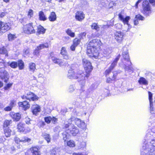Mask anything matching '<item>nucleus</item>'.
Returning <instances> with one entry per match:
<instances>
[{
  "mask_svg": "<svg viewBox=\"0 0 155 155\" xmlns=\"http://www.w3.org/2000/svg\"><path fill=\"white\" fill-rule=\"evenodd\" d=\"M12 83H10L6 85L4 87V89L5 90H7L10 88L12 85Z\"/></svg>",
  "mask_w": 155,
  "mask_h": 155,
  "instance_id": "obj_55",
  "label": "nucleus"
},
{
  "mask_svg": "<svg viewBox=\"0 0 155 155\" xmlns=\"http://www.w3.org/2000/svg\"><path fill=\"white\" fill-rule=\"evenodd\" d=\"M39 19L40 20L45 21L47 20V18L43 12L40 11L39 13Z\"/></svg>",
  "mask_w": 155,
  "mask_h": 155,
  "instance_id": "obj_29",
  "label": "nucleus"
},
{
  "mask_svg": "<svg viewBox=\"0 0 155 155\" xmlns=\"http://www.w3.org/2000/svg\"><path fill=\"white\" fill-rule=\"evenodd\" d=\"M122 56L123 59H121V63L119 64V65L120 66L122 63V67L126 71L129 72L133 71L134 69L132 66V64L129 58L128 50L125 47L123 48Z\"/></svg>",
  "mask_w": 155,
  "mask_h": 155,
  "instance_id": "obj_2",
  "label": "nucleus"
},
{
  "mask_svg": "<svg viewBox=\"0 0 155 155\" xmlns=\"http://www.w3.org/2000/svg\"><path fill=\"white\" fill-rule=\"evenodd\" d=\"M5 134L6 137H8L10 135L11 130L8 128H4Z\"/></svg>",
  "mask_w": 155,
  "mask_h": 155,
  "instance_id": "obj_37",
  "label": "nucleus"
},
{
  "mask_svg": "<svg viewBox=\"0 0 155 155\" xmlns=\"http://www.w3.org/2000/svg\"><path fill=\"white\" fill-rule=\"evenodd\" d=\"M113 76L112 78H107L106 82L108 83H111L112 81L115 80L116 78V74L115 73H113Z\"/></svg>",
  "mask_w": 155,
  "mask_h": 155,
  "instance_id": "obj_35",
  "label": "nucleus"
},
{
  "mask_svg": "<svg viewBox=\"0 0 155 155\" xmlns=\"http://www.w3.org/2000/svg\"><path fill=\"white\" fill-rule=\"evenodd\" d=\"M45 31V29L41 25L39 26L37 28V35H39L41 34H44Z\"/></svg>",
  "mask_w": 155,
  "mask_h": 155,
  "instance_id": "obj_26",
  "label": "nucleus"
},
{
  "mask_svg": "<svg viewBox=\"0 0 155 155\" xmlns=\"http://www.w3.org/2000/svg\"><path fill=\"white\" fill-rule=\"evenodd\" d=\"M37 47H38V49L40 50L42 49L48 48V43H45L40 44Z\"/></svg>",
  "mask_w": 155,
  "mask_h": 155,
  "instance_id": "obj_32",
  "label": "nucleus"
},
{
  "mask_svg": "<svg viewBox=\"0 0 155 155\" xmlns=\"http://www.w3.org/2000/svg\"><path fill=\"white\" fill-rule=\"evenodd\" d=\"M60 53L62 56L67 54V51L66 50V48L65 47H62Z\"/></svg>",
  "mask_w": 155,
  "mask_h": 155,
  "instance_id": "obj_49",
  "label": "nucleus"
},
{
  "mask_svg": "<svg viewBox=\"0 0 155 155\" xmlns=\"http://www.w3.org/2000/svg\"><path fill=\"white\" fill-rule=\"evenodd\" d=\"M50 56L53 63L58 64L60 66L64 65V61L61 59L57 58L54 56L53 52H51L50 54Z\"/></svg>",
  "mask_w": 155,
  "mask_h": 155,
  "instance_id": "obj_15",
  "label": "nucleus"
},
{
  "mask_svg": "<svg viewBox=\"0 0 155 155\" xmlns=\"http://www.w3.org/2000/svg\"><path fill=\"white\" fill-rule=\"evenodd\" d=\"M135 18L142 21L144 20L145 19L144 17L140 14H138L136 15Z\"/></svg>",
  "mask_w": 155,
  "mask_h": 155,
  "instance_id": "obj_46",
  "label": "nucleus"
},
{
  "mask_svg": "<svg viewBox=\"0 0 155 155\" xmlns=\"http://www.w3.org/2000/svg\"><path fill=\"white\" fill-rule=\"evenodd\" d=\"M48 19L51 21H54L56 20L57 17L55 13L54 12H51L48 17Z\"/></svg>",
  "mask_w": 155,
  "mask_h": 155,
  "instance_id": "obj_28",
  "label": "nucleus"
},
{
  "mask_svg": "<svg viewBox=\"0 0 155 155\" xmlns=\"http://www.w3.org/2000/svg\"><path fill=\"white\" fill-rule=\"evenodd\" d=\"M149 99L150 103V110L151 114H154L155 113V108L154 109L153 107L152 104V94L150 92H148Z\"/></svg>",
  "mask_w": 155,
  "mask_h": 155,
  "instance_id": "obj_18",
  "label": "nucleus"
},
{
  "mask_svg": "<svg viewBox=\"0 0 155 155\" xmlns=\"http://www.w3.org/2000/svg\"><path fill=\"white\" fill-rule=\"evenodd\" d=\"M51 121L54 124H55L56 122H57L58 120L57 119L54 117H51Z\"/></svg>",
  "mask_w": 155,
  "mask_h": 155,
  "instance_id": "obj_57",
  "label": "nucleus"
},
{
  "mask_svg": "<svg viewBox=\"0 0 155 155\" xmlns=\"http://www.w3.org/2000/svg\"><path fill=\"white\" fill-rule=\"evenodd\" d=\"M19 107H23L24 110L28 109L30 107V105L27 101H24L22 102H19L18 103Z\"/></svg>",
  "mask_w": 155,
  "mask_h": 155,
  "instance_id": "obj_21",
  "label": "nucleus"
},
{
  "mask_svg": "<svg viewBox=\"0 0 155 155\" xmlns=\"http://www.w3.org/2000/svg\"><path fill=\"white\" fill-rule=\"evenodd\" d=\"M35 26L33 27L32 23L27 24L24 26L23 30L25 33L29 34L34 33L35 32Z\"/></svg>",
  "mask_w": 155,
  "mask_h": 155,
  "instance_id": "obj_11",
  "label": "nucleus"
},
{
  "mask_svg": "<svg viewBox=\"0 0 155 155\" xmlns=\"http://www.w3.org/2000/svg\"><path fill=\"white\" fill-rule=\"evenodd\" d=\"M151 146L148 144L143 145L141 150V155L144 153V155H155V139L151 140Z\"/></svg>",
  "mask_w": 155,
  "mask_h": 155,
  "instance_id": "obj_3",
  "label": "nucleus"
},
{
  "mask_svg": "<svg viewBox=\"0 0 155 155\" xmlns=\"http://www.w3.org/2000/svg\"><path fill=\"white\" fill-rule=\"evenodd\" d=\"M138 82L140 84H142L144 85H147L148 84L147 81L143 77H141L140 78L138 81Z\"/></svg>",
  "mask_w": 155,
  "mask_h": 155,
  "instance_id": "obj_31",
  "label": "nucleus"
},
{
  "mask_svg": "<svg viewBox=\"0 0 155 155\" xmlns=\"http://www.w3.org/2000/svg\"><path fill=\"white\" fill-rule=\"evenodd\" d=\"M31 110L33 114L37 115L41 111L40 106L37 104L34 105L31 107Z\"/></svg>",
  "mask_w": 155,
  "mask_h": 155,
  "instance_id": "obj_22",
  "label": "nucleus"
},
{
  "mask_svg": "<svg viewBox=\"0 0 155 155\" xmlns=\"http://www.w3.org/2000/svg\"><path fill=\"white\" fill-rule=\"evenodd\" d=\"M74 65H72L70 67V69L68 71L67 76L70 79H77L78 81L80 83L82 82L83 80H85V74L83 73L79 74L75 73V71L74 69Z\"/></svg>",
  "mask_w": 155,
  "mask_h": 155,
  "instance_id": "obj_4",
  "label": "nucleus"
},
{
  "mask_svg": "<svg viewBox=\"0 0 155 155\" xmlns=\"http://www.w3.org/2000/svg\"><path fill=\"white\" fill-rule=\"evenodd\" d=\"M120 55L119 54L118 56H117L116 58L114 60L113 62L111 64L110 66L109 67L112 70L116 66L117 64V61L119 59Z\"/></svg>",
  "mask_w": 155,
  "mask_h": 155,
  "instance_id": "obj_24",
  "label": "nucleus"
},
{
  "mask_svg": "<svg viewBox=\"0 0 155 155\" xmlns=\"http://www.w3.org/2000/svg\"><path fill=\"white\" fill-rule=\"evenodd\" d=\"M80 40L79 39L75 38L73 40V44L77 46L80 44Z\"/></svg>",
  "mask_w": 155,
  "mask_h": 155,
  "instance_id": "obj_45",
  "label": "nucleus"
},
{
  "mask_svg": "<svg viewBox=\"0 0 155 155\" xmlns=\"http://www.w3.org/2000/svg\"><path fill=\"white\" fill-rule=\"evenodd\" d=\"M21 98L23 99H27L30 101H35L38 100V97L34 93L31 92H28L25 93V94L21 96Z\"/></svg>",
  "mask_w": 155,
  "mask_h": 155,
  "instance_id": "obj_10",
  "label": "nucleus"
},
{
  "mask_svg": "<svg viewBox=\"0 0 155 155\" xmlns=\"http://www.w3.org/2000/svg\"><path fill=\"white\" fill-rule=\"evenodd\" d=\"M12 108L11 107L9 106L5 108L4 110L5 111H10L12 110Z\"/></svg>",
  "mask_w": 155,
  "mask_h": 155,
  "instance_id": "obj_60",
  "label": "nucleus"
},
{
  "mask_svg": "<svg viewBox=\"0 0 155 155\" xmlns=\"http://www.w3.org/2000/svg\"><path fill=\"white\" fill-rule=\"evenodd\" d=\"M102 43L99 39H93L91 41L87 46V53L90 57L96 58L97 57V48L101 45Z\"/></svg>",
  "mask_w": 155,
  "mask_h": 155,
  "instance_id": "obj_1",
  "label": "nucleus"
},
{
  "mask_svg": "<svg viewBox=\"0 0 155 155\" xmlns=\"http://www.w3.org/2000/svg\"><path fill=\"white\" fill-rule=\"evenodd\" d=\"M112 69L109 68L106 70L104 73V74L105 76L107 77L108 75L111 73V71L112 70Z\"/></svg>",
  "mask_w": 155,
  "mask_h": 155,
  "instance_id": "obj_43",
  "label": "nucleus"
},
{
  "mask_svg": "<svg viewBox=\"0 0 155 155\" xmlns=\"http://www.w3.org/2000/svg\"><path fill=\"white\" fill-rule=\"evenodd\" d=\"M33 11L31 9H30L29 10V11L28 13V16L29 18H31V17L33 16Z\"/></svg>",
  "mask_w": 155,
  "mask_h": 155,
  "instance_id": "obj_50",
  "label": "nucleus"
},
{
  "mask_svg": "<svg viewBox=\"0 0 155 155\" xmlns=\"http://www.w3.org/2000/svg\"><path fill=\"white\" fill-rule=\"evenodd\" d=\"M51 117H46L44 118V120L45 122L47 124H50L51 121Z\"/></svg>",
  "mask_w": 155,
  "mask_h": 155,
  "instance_id": "obj_47",
  "label": "nucleus"
},
{
  "mask_svg": "<svg viewBox=\"0 0 155 155\" xmlns=\"http://www.w3.org/2000/svg\"><path fill=\"white\" fill-rule=\"evenodd\" d=\"M29 69L30 71L34 72L36 69L35 64L33 63H30L29 64Z\"/></svg>",
  "mask_w": 155,
  "mask_h": 155,
  "instance_id": "obj_33",
  "label": "nucleus"
},
{
  "mask_svg": "<svg viewBox=\"0 0 155 155\" xmlns=\"http://www.w3.org/2000/svg\"><path fill=\"white\" fill-rule=\"evenodd\" d=\"M42 136L46 140L48 143L50 142L51 138L49 134L46 133H43L42 134Z\"/></svg>",
  "mask_w": 155,
  "mask_h": 155,
  "instance_id": "obj_27",
  "label": "nucleus"
},
{
  "mask_svg": "<svg viewBox=\"0 0 155 155\" xmlns=\"http://www.w3.org/2000/svg\"><path fill=\"white\" fill-rule=\"evenodd\" d=\"M68 122L71 123L74 122L78 127L83 129L86 127V125L84 122L78 118L72 117L68 120Z\"/></svg>",
  "mask_w": 155,
  "mask_h": 155,
  "instance_id": "obj_9",
  "label": "nucleus"
},
{
  "mask_svg": "<svg viewBox=\"0 0 155 155\" xmlns=\"http://www.w3.org/2000/svg\"><path fill=\"white\" fill-rule=\"evenodd\" d=\"M10 115L14 120L15 121H18L21 118V114L19 113H11Z\"/></svg>",
  "mask_w": 155,
  "mask_h": 155,
  "instance_id": "obj_23",
  "label": "nucleus"
},
{
  "mask_svg": "<svg viewBox=\"0 0 155 155\" xmlns=\"http://www.w3.org/2000/svg\"><path fill=\"white\" fill-rule=\"evenodd\" d=\"M87 63L86 66H84L86 71L85 77L87 78L90 75V73L92 70L91 64L90 61H87Z\"/></svg>",
  "mask_w": 155,
  "mask_h": 155,
  "instance_id": "obj_16",
  "label": "nucleus"
},
{
  "mask_svg": "<svg viewBox=\"0 0 155 155\" xmlns=\"http://www.w3.org/2000/svg\"><path fill=\"white\" fill-rule=\"evenodd\" d=\"M123 36L124 34L123 32L120 31H117L114 34L115 39L117 42H120L123 39Z\"/></svg>",
  "mask_w": 155,
  "mask_h": 155,
  "instance_id": "obj_20",
  "label": "nucleus"
},
{
  "mask_svg": "<svg viewBox=\"0 0 155 155\" xmlns=\"http://www.w3.org/2000/svg\"><path fill=\"white\" fill-rule=\"evenodd\" d=\"M0 54H5V57L8 56V51L4 47L0 48Z\"/></svg>",
  "mask_w": 155,
  "mask_h": 155,
  "instance_id": "obj_34",
  "label": "nucleus"
},
{
  "mask_svg": "<svg viewBox=\"0 0 155 155\" xmlns=\"http://www.w3.org/2000/svg\"><path fill=\"white\" fill-rule=\"evenodd\" d=\"M32 155H40L41 153L36 147H33L30 149Z\"/></svg>",
  "mask_w": 155,
  "mask_h": 155,
  "instance_id": "obj_25",
  "label": "nucleus"
},
{
  "mask_svg": "<svg viewBox=\"0 0 155 155\" xmlns=\"http://www.w3.org/2000/svg\"><path fill=\"white\" fill-rule=\"evenodd\" d=\"M15 103L16 102L14 100H11L9 106L11 107L12 108V107L15 106Z\"/></svg>",
  "mask_w": 155,
  "mask_h": 155,
  "instance_id": "obj_53",
  "label": "nucleus"
},
{
  "mask_svg": "<svg viewBox=\"0 0 155 155\" xmlns=\"http://www.w3.org/2000/svg\"><path fill=\"white\" fill-rule=\"evenodd\" d=\"M74 90V86L73 85H71L69 86V88H68V91L69 92L72 93Z\"/></svg>",
  "mask_w": 155,
  "mask_h": 155,
  "instance_id": "obj_51",
  "label": "nucleus"
},
{
  "mask_svg": "<svg viewBox=\"0 0 155 155\" xmlns=\"http://www.w3.org/2000/svg\"><path fill=\"white\" fill-rule=\"evenodd\" d=\"M92 29L94 30L97 31H98L100 30V27L98 24L96 23H92L91 25Z\"/></svg>",
  "mask_w": 155,
  "mask_h": 155,
  "instance_id": "obj_30",
  "label": "nucleus"
},
{
  "mask_svg": "<svg viewBox=\"0 0 155 155\" xmlns=\"http://www.w3.org/2000/svg\"><path fill=\"white\" fill-rule=\"evenodd\" d=\"M12 123V121L11 120H6L4 123V128H8V126H9Z\"/></svg>",
  "mask_w": 155,
  "mask_h": 155,
  "instance_id": "obj_42",
  "label": "nucleus"
},
{
  "mask_svg": "<svg viewBox=\"0 0 155 155\" xmlns=\"http://www.w3.org/2000/svg\"><path fill=\"white\" fill-rule=\"evenodd\" d=\"M31 120H30V118L28 117H26L25 118V121L26 123L28 124H31Z\"/></svg>",
  "mask_w": 155,
  "mask_h": 155,
  "instance_id": "obj_56",
  "label": "nucleus"
},
{
  "mask_svg": "<svg viewBox=\"0 0 155 155\" xmlns=\"http://www.w3.org/2000/svg\"><path fill=\"white\" fill-rule=\"evenodd\" d=\"M111 53V51L109 50L108 48H107L104 50L103 51L100 52V53L98 52L97 56L100 58H103V57H107L108 58L110 57V54Z\"/></svg>",
  "mask_w": 155,
  "mask_h": 155,
  "instance_id": "obj_17",
  "label": "nucleus"
},
{
  "mask_svg": "<svg viewBox=\"0 0 155 155\" xmlns=\"http://www.w3.org/2000/svg\"><path fill=\"white\" fill-rule=\"evenodd\" d=\"M64 127L67 129L66 131L68 134H71L73 136H76L78 133L79 130L78 128L74 126L73 124L68 122V124H66L64 125Z\"/></svg>",
  "mask_w": 155,
  "mask_h": 155,
  "instance_id": "obj_6",
  "label": "nucleus"
},
{
  "mask_svg": "<svg viewBox=\"0 0 155 155\" xmlns=\"http://www.w3.org/2000/svg\"><path fill=\"white\" fill-rule=\"evenodd\" d=\"M67 144L68 146L71 147H74L75 146L74 141L72 140H70L68 141L67 143Z\"/></svg>",
  "mask_w": 155,
  "mask_h": 155,
  "instance_id": "obj_40",
  "label": "nucleus"
},
{
  "mask_svg": "<svg viewBox=\"0 0 155 155\" xmlns=\"http://www.w3.org/2000/svg\"><path fill=\"white\" fill-rule=\"evenodd\" d=\"M40 50H39L38 49V47H37L36 49L34 51L33 54L35 55H38L39 54Z\"/></svg>",
  "mask_w": 155,
  "mask_h": 155,
  "instance_id": "obj_54",
  "label": "nucleus"
},
{
  "mask_svg": "<svg viewBox=\"0 0 155 155\" xmlns=\"http://www.w3.org/2000/svg\"><path fill=\"white\" fill-rule=\"evenodd\" d=\"M9 66L12 68H16L18 66V63L17 62H12L10 63Z\"/></svg>",
  "mask_w": 155,
  "mask_h": 155,
  "instance_id": "obj_44",
  "label": "nucleus"
},
{
  "mask_svg": "<svg viewBox=\"0 0 155 155\" xmlns=\"http://www.w3.org/2000/svg\"><path fill=\"white\" fill-rule=\"evenodd\" d=\"M87 61H89L86 58H83L82 60V63L83 66H86V64L87 63Z\"/></svg>",
  "mask_w": 155,
  "mask_h": 155,
  "instance_id": "obj_58",
  "label": "nucleus"
},
{
  "mask_svg": "<svg viewBox=\"0 0 155 155\" xmlns=\"http://www.w3.org/2000/svg\"><path fill=\"white\" fill-rule=\"evenodd\" d=\"M17 128L19 132L23 131L24 130V124L22 123H20L18 125Z\"/></svg>",
  "mask_w": 155,
  "mask_h": 155,
  "instance_id": "obj_36",
  "label": "nucleus"
},
{
  "mask_svg": "<svg viewBox=\"0 0 155 155\" xmlns=\"http://www.w3.org/2000/svg\"><path fill=\"white\" fill-rule=\"evenodd\" d=\"M85 84V80H83L82 82L80 83L81 88L80 90V94L79 98L81 99V101H84L85 98L88 97V92H89L90 91L89 89H88L87 91H85L84 90Z\"/></svg>",
  "mask_w": 155,
  "mask_h": 155,
  "instance_id": "obj_7",
  "label": "nucleus"
},
{
  "mask_svg": "<svg viewBox=\"0 0 155 155\" xmlns=\"http://www.w3.org/2000/svg\"><path fill=\"white\" fill-rule=\"evenodd\" d=\"M152 128L147 133L145 137V141L143 142V145L145 144H148L150 146H151V140L155 139V137L153 138L154 133L155 134V121L151 122Z\"/></svg>",
  "mask_w": 155,
  "mask_h": 155,
  "instance_id": "obj_5",
  "label": "nucleus"
},
{
  "mask_svg": "<svg viewBox=\"0 0 155 155\" xmlns=\"http://www.w3.org/2000/svg\"><path fill=\"white\" fill-rule=\"evenodd\" d=\"M11 24L9 22L0 21V31L2 33H5L9 30L11 28Z\"/></svg>",
  "mask_w": 155,
  "mask_h": 155,
  "instance_id": "obj_13",
  "label": "nucleus"
},
{
  "mask_svg": "<svg viewBox=\"0 0 155 155\" xmlns=\"http://www.w3.org/2000/svg\"><path fill=\"white\" fill-rule=\"evenodd\" d=\"M31 139L27 137H22L21 139V142H29L30 141Z\"/></svg>",
  "mask_w": 155,
  "mask_h": 155,
  "instance_id": "obj_48",
  "label": "nucleus"
},
{
  "mask_svg": "<svg viewBox=\"0 0 155 155\" xmlns=\"http://www.w3.org/2000/svg\"><path fill=\"white\" fill-rule=\"evenodd\" d=\"M143 10L141 12L146 16H149L152 13L151 7L148 1H144L142 4Z\"/></svg>",
  "mask_w": 155,
  "mask_h": 155,
  "instance_id": "obj_8",
  "label": "nucleus"
},
{
  "mask_svg": "<svg viewBox=\"0 0 155 155\" xmlns=\"http://www.w3.org/2000/svg\"><path fill=\"white\" fill-rule=\"evenodd\" d=\"M66 131L65 132L63 133L62 134L63 136V139L64 141H66L67 139V135L66 134Z\"/></svg>",
  "mask_w": 155,
  "mask_h": 155,
  "instance_id": "obj_63",
  "label": "nucleus"
},
{
  "mask_svg": "<svg viewBox=\"0 0 155 155\" xmlns=\"http://www.w3.org/2000/svg\"><path fill=\"white\" fill-rule=\"evenodd\" d=\"M18 66L20 70L23 69L24 68V64L21 60H19L18 61Z\"/></svg>",
  "mask_w": 155,
  "mask_h": 155,
  "instance_id": "obj_38",
  "label": "nucleus"
},
{
  "mask_svg": "<svg viewBox=\"0 0 155 155\" xmlns=\"http://www.w3.org/2000/svg\"><path fill=\"white\" fill-rule=\"evenodd\" d=\"M118 16L120 20L123 22L124 25H126L127 27L124 31H129V29L131 28V26L128 23L130 19V17L127 16H126L125 18H124L121 14H119Z\"/></svg>",
  "mask_w": 155,
  "mask_h": 155,
  "instance_id": "obj_12",
  "label": "nucleus"
},
{
  "mask_svg": "<svg viewBox=\"0 0 155 155\" xmlns=\"http://www.w3.org/2000/svg\"><path fill=\"white\" fill-rule=\"evenodd\" d=\"M62 57L64 59H65L66 60L69 59L70 58L69 57L67 53L62 55Z\"/></svg>",
  "mask_w": 155,
  "mask_h": 155,
  "instance_id": "obj_62",
  "label": "nucleus"
},
{
  "mask_svg": "<svg viewBox=\"0 0 155 155\" xmlns=\"http://www.w3.org/2000/svg\"><path fill=\"white\" fill-rule=\"evenodd\" d=\"M107 24L110 26H112L114 25V20H111L107 22Z\"/></svg>",
  "mask_w": 155,
  "mask_h": 155,
  "instance_id": "obj_61",
  "label": "nucleus"
},
{
  "mask_svg": "<svg viewBox=\"0 0 155 155\" xmlns=\"http://www.w3.org/2000/svg\"><path fill=\"white\" fill-rule=\"evenodd\" d=\"M86 146V143L85 142H82L81 143L80 147L79 148L80 149H83Z\"/></svg>",
  "mask_w": 155,
  "mask_h": 155,
  "instance_id": "obj_52",
  "label": "nucleus"
},
{
  "mask_svg": "<svg viewBox=\"0 0 155 155\" xmlns=\"http://www.w3.org/2000/svg\"><path fill=\"white\" fill-rule=\"evenodd\" d=\"M0 77L5 83H7L9 79V74L4 68H0Z\"/></svg>",
  "mask_w": 155,
  "mask_h": 155,
  "instance_id": "obj_14",
  "label": "nucleus"
},
{
  "mask_svg": "<svg viewBox=\"0 0 155 155\" xmlns=\"http://www.w3.org/2000/svg\"><path fill=\"white\" fill-rule=\"evenodd\" d=\"M66 33L69 36L71 37H74L75 36V34L73 32L71 29H68L66 31Z\"/></svg>",
  "mask_w": 155,
  "mask_h": 155,
  "instance_id": "obj_39",
  "label": "nucleus"
},
{
  "mask_svg": "<svg viewBox=\"0 0 155 155\" xmlns=\"http://www.w3.org/2000/svg\"><path fill=\"white\" fill-rule=\"evenodd\" d=\"M16 37L15 35H12L11 34H9L8 35V38L9 41H12L16 38Z\"/></svg>",
  "mask_w": 155,
  "mask_h": 155,
  "instance_id": "obj_41",
  "label": "nucleus"
},
{
  "mask_svg": "<svg viewBox=\"0 0 155 155\" xmlns=\"http://www.w3.org/2000/svg\"><path fill=\"white\" fill-rule=\"evenodd\" d=\"M115 28L117 29L121 28L122 27V25L120 24H117L115 25Z\"/></svg>",
  "mask_w": 155,
  "mask_h": 155,
  "instance_id": "obj_64",
  "label": "nucleus"
},
{
  "mask_svg": "<svg viewBox=\"0 0 155 155\" xmlns=\"http://www.w3.org/2000/svg\"><path fill=\"white\" fill-rule=\"evenodd\" d=\"M14 140L15 143L18 144L20 142H21V139H19V138L17 137H16L15 138Z\"/></svg>",
  "mask_w": 155,
  "mask_h": 155,
  "instance_id": "obj_59",
  "label": "nucleus"
},
{
  "mask_svg": "<svg viewBox=\"0 0 155 155\" xmlns=\"http://www.w3.org/2000/svg\"><path fill=\"white\" fill-rule=\"evenodd\" d=\"M85 18V15L83 12L81 11H78L75 14V18L76 20L81 21Z\"/></svg>",
  "mask_w": 155,
  "mask_h": 155,
  "instance_id": "obj_19",
  "label": "nucleus"
}]
</instances>
